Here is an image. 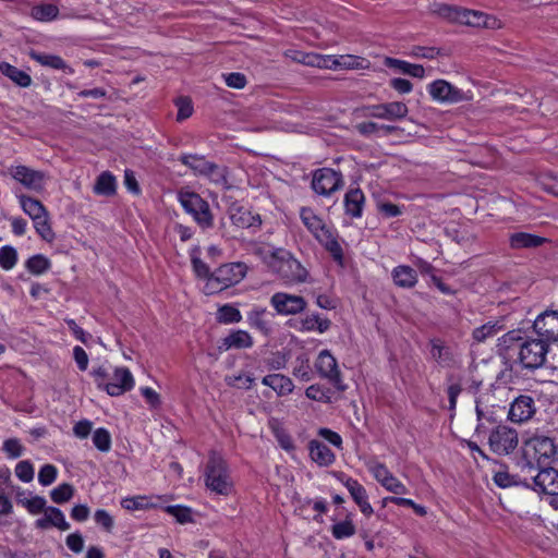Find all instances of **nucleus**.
I'll list each match as a JSON object with an SVG mask.
<instances>
[{
    "instance_id": "nucleus-44",
    "label": "nucleus",
    "mask_w": 558,
    "mask_h": 558,
    "mask_svg": "<svg viewBox=\"0 0 558 558\" xmlns=\"http://www.w3.org/2000/svg\"><path fill=\"white\" fill-rule=\"evenodd\" d=\"M121 506L128 511L144 510L155 507L147 496L126 497L121 500Z\"/></svg>"
},
{
    "instance_id": "nucleus-39",
    "label": "nucleus",
    "mask_w": 558,
    "mask_h": 558,
    "mask_svg": "<svg viewBox=\"0 0 558 558\" xmlns=\"http://www.w3.org/2000/svg\"><path fill=\"white\" fill-rule=\"evenodd\" d=\"M179 161L189 167L195 174L204 175L209 161L199 155L183 154L179 157Z\"/></svg>"
},
{
    "instance_id": "nucleus-57",
    "label": "nucleus",
    "mask_w": 558,
    "mask_h": 558,
    "mask_svg": "<svg viewBox=\"0 0 558 558\" xmlns=\"http://www.w3.org/2000/svg\"><path fill=\"white\" fill-rule=\"evenodd\" d=\"M376 207H377L378 213L384 218L398 217V216L402 215V213H403V210L400 206L392 204L390 202L378 201L376 203Z\"/></svg>"
},
{
    "instance_id": "nucleus-52",
    "label": "nucleus",
    "mask_w": 558,
    "mask_h": 558,
    "mask_svg": "<svg viewBox=\"0 0 558 558\" xmlns=\"http://www.w3.org/2000/svg\"><path fill=\"white\" fill-rule=\"evenodd\" d=\"M93 444L98 450L102 452L109 451L111 448L110 433L106 428H97L93 433Z\"/></svg>"
},
{
    "instance_id": "nucleus-27",
    "label": "nucleus",
    "mask_w": 558,
    "mask_h": 558,
    "mask_svg": "<svg viewBox=\"0 0 558 558\" xmlns=\"http://www.w3.org/2000/svg\"><path fill=\"white\" fill-rule=\"evenodd\" d=\"M262 384L270 387L278 396H288L294 389V384L283 374H270L262 379Z\"/></svg>"
},
{
    "instance_id": "nucleus-49",
    "label": "nucleus",
    "mask_w": 558,
    "mask_h": 558,
    "mask_svg": "<svg viewBox=\"0 0 558 558\" xmlns=\"http://www.w3.org/2000/svg\"><path fill=\"white\" fill-rule=\"evenodd\" d=\"M217 319L223 324L239 323L242 320V315L238 308L223 305L218 310Z\"/></svg>"
},
{
    "instance_id": "nucleus-58",
    "label": "nucleus",
    "mask_w": 558,
    "mask_h": 558,
    "mask_svg": "<svg viewBox=\"0 0 558 558\" xmlns=\"http://www.w3.org/2000/svg\"><path fill=\"white\" fill-rule=\"evenodd\" d=\"M305 396L308 399L314 400V401H319V402H325V403L330 401L328 391L325 390L319 384H314V385L308 386L305 390Z\"/></svg>"
},
{
    "instance_id": "nucleus-60",
    "label": "nucleus",
    "mask_w": 558,
    "mask_h": 558,
    "mask_svg": "<svg viewBox=\"0 0 558 558\" xmlns=\"http://www.w3.org/2000/svg\"><path fill=\"white\" fill-rule=\"evenodd\" d=\"M58 470L52 464H45L40 468L38 473V482L43 486L52 484L57 478Z\"/></svg>"
},
{
    "instance_id": "nucleus-26",
    "label": "nucleus",
    "mask_w": 558,
    "mask_h": 558,
    "mask_svg": "<svg viewBox=\"0 0 558 558\" xmlns=\"http://www.w3.org/2000/svg\"><path fill=\"white\" fill-rule=\"evenodd\" d=\"M311 459L320 466L331 465L335 460V453L323 442L311 440L308 444Z\"/></svg>"
},
{
    "instance_id": "nucleus-40",
    "label": "nucleus",
    "mask_w": 558,
    "mask_h": 558,
    "mask_svg": "<svg viewBox=\"0 0 558 558\" xmlns=\"http://www.w3.org/2000/svg\"><path fill=\"white\" fill-rule=\"evenodd\" d=\"M430 355L441 366H449L452 363V353L439 340L430 341Z\"/></svg>"
},
{
    "instance_id": "nucleus-36",
    "label": "nucleus",
    "mask_w": 558,
    "mask_h": 558,
    "mask_svg": "<svg viewBox=\"0 0 558 558\" xmlns=\"http://www.w3.org/2000/svg\"><path fill=\"white\" fill-rule=\"evenodd\" d=\"M0 73L9 77L20 87H28L32 84V77L26 72L8 62H0Z\"/></svg>"
},
{
    "instance_id": "nucleus-11",
    "label": "nucleus",
    "mask_w": 558,
    "mask_h": 558,
    "mask_svg": "<svg viewBox=\"0 0 558 558\" xmlns=\"http://www.w3.org/2000/svg\"><path fill=\"white\" fill-rule=\"evenodd\" d=\"M342 186L341 173L330 169L322 168L313 173L312 189L315 193L329 196Z\"/></svg>"
},
{
    "instance_id": "nucleus-56",
    "label": "nucleus",
    "mask_w": 558,
    "mask_h": 558,
    "mask_svg": "<svg viewBox=\"0 0 558 558\" xmlns=\"http://www.w3.org/2000/svg\"><path fill=\"white\" fill-rule=\"evenodd\" d=\"M175 106L178 108L177 121H184L193 114L194 108L191 98L185 96L179 97L175 100Z\"/></svg>"
},
{
    "instance_id": "nucleus-31",
    "label": "nucleus",
    "mask_w": 558,
    "mask_h": 558,
    "mask_svg": "<svg viewBox=\"0 0 558 558\" xmlns=\"http://www.w3.org/2000/svg\"><path fill=\"white\" fill-rule=\"evenodd\" d=\"M392 279L395 284L400 288L410 289L417 282V272L410 266L400 265L393 268Z\"/></svg>"
},
{
    "instance_id": "nucleus-42",
    "label": "nucleus",
    "mask_w": 558,
    "mask_h": 558,
    "mask_svg": "<svg viewBox=\"0 0 558 558\" xmlns=\"http://www.w3.org/2000/svg\"><path fill=\"white\" fill-rule=\"evenodd\" d=\"M502 326L498 323L488 322L487 324L482 325L473 330V339L476 342H484L488 338L495 337L500 330Z\"/></svg>"
},
{
    "instance_id": "nucleus-4",
    "label": "nucleus",
    "mask_w": 558,
    "mask_h": 558,
    "mask_svg": "<svg viewBox=\"0 0 558 558\" xmlns=\"http://www.w3.org/2000/svg\"><path fill=\"white\" fill-rule=\"evenodd\" d=\"M439 14L450 22L469 25L472 27L499 28V21L482 12L459 9L450 5H442Z\"/></svg>"
},
{
    "instance_id": "nucleus-43",
    "label": "nucleus",
    "mask_w": 558,
    "mask_h": 558,
    "mask_svg": "<svg viewBox=\"0 0 558 558\" xmlns=\"http://www.w3.org/2000/svg\"><path fill=\"white\" fill-rule=\"evenodd\" d=\"M356 533V527L351 519L337 522L331 526V534L336 539L352 537Z\"/></svg>"
},
{
    "instance_id": "nucleus-38",
    "label": "nucleus",
    "mask_w": 558,
    "mask_h": 558,
    "mask_svg": "<svg viewBox=\"0 0 558 558\" xmlns=\"http://www.w3.org/2000/svg\"><path fill=\"white\" fill-rule=\"evenodd\" d=\"M292 374L294 377L305 383L311 381L313 379V369L311 366L310 359L306 354H301L296 356Z\"/></svg>"
},
{
    "instance_id": "nucleus-9",
    "label": "nucleus",
    "mask_w": 558,
    "mask_h": 558,
    "mask_svg": "<svg viewBox=\"0 0 558 558\" xmlns=\"http://www.w3.org/2000/svg\"><path fill=\"white\" fill-rule=\"evenodd\" d=\"M10 175L21 183L25 189L40 193L45 190L47 174L43 171L35 170L27 166L19 165L9 168Z\"/></svg>"
},
{
    "instance_id": "nucleus-2",
    "label": "nucleus",
    "mask_w": 558,
    "mask_h": 558,
    "mask_svg": "<svg viewBox=\"0 0 558 558\" xmlns=\"http://www.w3.org/2000/svg\"><path fill=\"white\" fill-rule=\"evenodd\" d=\"M267 263L270 269L288 283H301L307 279V269L284 248L274 250Z\"/></svg>"
},
{
    "instance_id": "nucleus-1",
    "label": "nucleus",
    "mask_w": 558,
    "mask_h": 558,
    "mask_svg": "<svg viewBox=\"0 0 558 558\" xmlns=\"http://www.w3.org/2000/svg\"><path fill=\"white\" fill-rule=\"evenodd\" d=\"M502 350L518 349L519 361L523 367L535 369L544 365L549 345L539 337L523 336L521 330H510L498 339Z\"/></svg>"
},
{
    "instance_id": "nucleus-20",
    "label": "nucleus",
    "mask_w": 558,
    "mask_h": 558,
    "mask_svg": "<svg viewBox=\"0 0 558 558\" xmlns=\"http://www.w3.org/2000/svg\"><path fill=\"white\" fill-rule=\"evenodd\" d=\"M535 411L536 408L533 398L521 395L511 402L508 417L511 422L523 423L532 418Z\"/></svg>"
},
{
    "instance_id": "nucleus-15",
    "label": "nucleus",
    "mask_w": 558,
    "mask_h": 558,
    "mask_svg": "<svg viewBox=\"0 0 558 558\" xmlns=\"http://www.w3.org/2000/svg\"><path fill=\"white\" fill-rule=\"evenodd\" d=\"M428 93L433 99L439 102L457 104L469 99L463 90L444 80H437L429 84Z\"/></svg>"
},
{
    "instance_id": "nucleus-34",
    "label": "nucleus",
    "mask_w": 558,
    "mask_h": 558,
    "mask_svg": "<svg viewBox=\"0 0 558 558\" xmlns=\"http://www.w3.org/2000/svg\"><path fill=\"white\" fill-rule=\"evenodd\" d=\"M17 197L21 208L32 220L39 219L41 216L48 214L40 201L26 195H20Z\"/></svg>"
},
{
    "instance_id": "nucleus-22",
    "label": "nucleus",
    "mask_w": 558,
    "mask_h": 558,
    "mask_svg": "<svg viewBox=\"0 0 558 558\" xmlns=\"http://www.w3.org/2000/svg\"><path fill=\"white\" fill-rule=\"evenodd\" d=\"M300 218L307 230L319 240L323 234H326L331 229L324 222L323 218L319 217L312 208L303 207L300 210Z\"/></svg>"
},
{
    "instance_id": "nucleus-12",
    "label": "nucleus",
    "mask_w": 558,
    "mask_h": 558,
    "mask_svg": "<svg viewBox=\"0 0 558 558\" xmlns=\"http://www.w3.org/2000/svg\"><path fill=\"white\" fill-rule=\"evenodd\" d=\"M533 329L536 335L548 345L558 341V311H545L539 314Z\"/></svg>"
},
{
    "instance_id": "nucleus-63",
    "label": "nucleus",
    "mask_w": 558,
    "mask_h": 558,
    "mask_svg": "<svg viewBox=\"0 0 558 558\" xmlns=\"http://www.w3.org/2000/svg\"><path fill=\"white\" fill-rule=\"evenodd\" d=\"M95 522L101 526L106 532H111L114 525L113 518L104 509L96 510L94 514Z\"/></svg>"
},
{
    "instance_id": "nucleus-33",
    "label": "nucleus",
    "mask_w": 558,
    "mask_h": 558,
    "mask_svg": "<svg viewBox=\"0 0 558 558\" xmlns=\"http://www.w3.org/2000/svg\"><path fill=\"white\" fill-rule=\"evenodd\" d=\"M546 239L526 233V232H517L510 235L509 243L512 248H530L537 247L542 245Z\"/></svg>"
},
{
    "instance_id": "nucleus-47",
    "label": "nucleus",
    "mask_w": 558,
    "mask_h": 558,
    "mask_svg": "<svg viewBox=\"0 0 558 558\" xmlns=\"http://www.w3.org/2000/svg\"><path fill=\"white\" fill-rule=\"evenodd\" d=\"M366 468L379 484L392 474L384 463L375 459L367 461Z\"/></svg>"
},
{
    "instance_id": "nucleus-10",
    "label": "nucleus",
    "mask_w": 558,
    "mask_h": 558,
    "mask_svg": "<svg viewBox=\"0 0 558 558\" xmlns=\"http://www.w3.org/2000/svg\"><path fill=\"white\" fill-rule=\"evenodd\" d=\"M364 117L398 121L408 116L409 109L404 102L391 101L378 105H369L362 108Z\"/></svg>"
},
{
    "instance_id": "nucleus-61",
    "label": "nucleus",
    "mask_w": 558,
    "mask_h": 558,
    "mask_svg": "<svg viewBox=\"0 0 558 558\" xmlns=\"http://www.w3.org/2000/svg\"><path fill=\"white\" fill-rule=\"evenodd\" d=\"M15 475L24 483H28L34 478V468L27 460L20 461L15 466Z\"/></svg>"
},
{
    "instance_id": "nucleus-18",
    "label": "nucleus",
    "mask_w": 558,
    "mask_h": 558,
    "mask_svg": "<svg viewBox=\"0 0 558 558\" xmlns=\"http://www.w3.org/2000/svg\"><path fill=\"white\" fill-rule=\"evenodd\" d=\"M229 217L233 226L248 229L252 233L259 230L262 219L258 214H253L248 208L240 205H232L229 209Z\"/></svg>"
},
{
    "instance_id": "nucleus-8",
    "label": "nucleus",
    "mask_w": 558,
    "mask_h": 558,
    "mask_svg": "<svg viewBox=\"0 0 558 558\" xmlns=\"http://www.w3.org/2000/svg\"><path fill=\"white\" fill-rule=\"evenodd\" d=\"M314 368L320 378L328 380L339 391L345 390L338 361L329 350L325 349L318 353Z\"/></svg>"
},
{
    "instance_id": "nucleus-51",
    "label": "nucleus",
    "mask_w": 558,
    "mask_h": 558,
    "mask_svg": "<svg viewBox=\"0 0 558 558\" xmlns=\"http://www.w3.org/2000/svg\"><path fill=\"white\" fill-rule=\"evenodd\" d=\"M165 511L174 517L175 520L181 524H185L193 521L192 510L189 507L181 505L167 506L165 508Z\"/></svg>"
},
{
    "instance_id": "nucleus-24",
    "label": "nucleus",
    "mask_w": 558,
    "mask_h": 558,
    "mask_svg": "<svg viewBox=\"0 0 558 558\" xmlns=\"http://www.w3.org/2000/svg\"><path fill=\"white\" fill-rule=\"evenodd\" d=\"M268 312L265 307L255 306L246 313L247 324L264 336L271 333V324L267 319Z\"/></svg>"
},
{
    "instance_id": "nucleus-50",
    "label": "nucleus",
    "mask_w": 558,
    "mask_h": 558,
    "mask_svg": "<svg viewBox=\"0 0 558 558\" xmlns=\"http://www.w3.org/2000/svg\"><path fill=\"white\" fill-rule=\"evenodd\" d=\"M46 511L51 527H57L60 531H68L70 529V523L65 520L64 513L59 508L48 507Z\"/></svg>"
},
{
    "instance_id": "nucleus-29",
    "label": "nucleus",
    "mask_w": 558,
    "mask_h": 558,
    "mask_svg": "<svg viewBox=\"0 0 558 558\" xmlns=\"http://www.w3.org/2000/svg\"><path fill=\"white\" fill-rule=\"evenodd\" d=\"M29 57L43 66H48L54 70H62L69 74H73L74 70L69 66L65 61L56 54L40 53L35 50L28 52Z\"/></svg>"
},
{
    "instance_id": "nucleus-59",
    "label": "nucleus",
    "mask_w": 558,
    "mask_h": 558,
    "mask_svg": "<svg viewBox=\"0 0 558 558\" xmlns=\"http://www.w3.org/2000/svg\"><path fill=\"white\" fill-rule=\"evenodd\" d=\"M21 502L32 514H38L43 511L45 512V510L48 508L46 507V499L40 496H34L29 499L22 500Z\"/></svg>"
},
{
    "instance_id": "nucleus-16",
    "label": "nucleus",
    "mask_w": 558,
    "mask_h": 558,
    "mask_svg": "<svg viewBox=\"0 0 558 558\" xmlns=\"http://www.w3.org/2000/svg\"><path fill=\"white\" fill-rule=\"evenodd\" d=\"M556 453L553 439L545 436H536L525 444V454L538 464L546 463Z\"/></svg>"
},
{
    "instance_id": "nucleus-37",
    "label": "nucleus",
    "mask_w": 558,
    "mask_h": 558,
    "mask_svg": "<svg viewBox=\"0 0 558 558\" xmlns=\"http://www.w3.org/2000/svg\"><path fill=\"white\" fill-rule=\"evenodd\" d=\"M117 181L116 178L109 172L100 173L94 185V193L97 195L111 196L116 193Z\"/></svg>"
},
{
    "instance_id": "nucleus-53",
    "label": "nucleus",
    "mask_w": 558,
    "mask_h": 558,
    "mask_svg": "<svg viewBox=\"0 0 558 558\" xmlns=\"http://www.w3.org/2000/svg\"><path fill=\"white\" fill-rule=\"evenodd\" d=\"M2 450L9 459H17L24 454L25 448L17 438H9L3 441Z\"/></svg>"
},
{
    "instance_id": "nucleus-19",
    "label": "nucleus",
    "mask_w": 558,
    "mask_h": 558,
    "mask_svg": "<svg viewBox=\"0 0 558 558\" xmlns=\"http://www.w3.org/2000/svg\"><path fill=\"white\" fill-rule=\"evenodd\" d=\"M134 384V377L128 367H117L111 381L104 385V389L108 395L118 397L132 390Z\"/></svg>"
},
{
    "instance_id": "nucleus-35",
    "label": "nucleus",
    "mask_w": 558,
    "mask_h": 558,
    "mask_svg": "<svg viewBox=\"0 0 558 558\" xmlns=\"http://www.w3.org/2000/svg\"><path fill=\"white\" fill-rule=\"evenodd\" d=\"M386 65L390 69H393L396 71H399L403 74H408L413 77L422 78L425 74V70L422 65L412 64L410 62L399 60V59L387 58Z\"/></svg>"
},
{
    "instance_id": "nucleus-62",
    "label": "nucleus",
    "mask_w": 558,
    "mask_h": 558,
    "mask_svg": "<svg viewBox=\"0 0 558 558\" xmlns=\"http://www.w3.org/2000/svg\"><path fill=\"white\" fill-rule=\"evenodd\" d=\"M380 485L388 492L396 495H404L408 493L407 486L400 482L393 474L385 480Z\"/></svg>"
},
{
    "instance_id": "nucleus-7",
    "label": "nucleus",
    "mask_w": 558,
    "mask_h": 558,
    "mask_svg": "<svg viewBox=\"0 0 558 558\" xmlns=\"http://www.w3.org/2000/svg\"><path fill=\"white\" fill-rule=\"evenodd\" d=\"M247 272L246 264L242 262L228 263L218 267L209 278L213 290H223L242 281Z\"/></svg>"
},
{
    "instance_id": "nucleus-46",
    "label": "nucleus",
    "mask_w": 558,
    "mask_h": 558,
    "mask_svg": "<svg viewBox=\"0 0 558 558\" xmlns=\"http://www.w3.org/2000/svg\"><path fill=\"white\" fill-rule=\"evenodd\" d=\"M17 263V252L11 245L0 247V267L4 270H11Z\"/></svg>"
},
{
    "instance_id": "nucleus-21",
    "label": "nucleus",
    "mask_w": 558,
    "mask_h": 558,
    "mask_svg": "<svg viewBox=\"0 0 558 558\" xmlns=\"http://www.w3.org/2000/svg\"><path fill=\"white\" fill-rule=\"evenodd\" d=\"M341 482L349 490L352 499L359 506L361 512L366 517H371L374 510L371 504L368 502V495L366 489L356 480L352 477H342Z\"/></svg>"
},
{
    "instance_id": "nucleus-32",
    "label": "nucleus",
    "mask_w": 558,
    "mask_h": 558,
    "mask_svg": "<svg viewBox=\"0 0 558 558\" xmlns=\"http://www.w3.org/2000/svg\"><path fill=\"white\" fill-rule=\"evenodd\" d=\"M317 241L329 252L338 264H343V250L338 241L336 232L332 229L326 234H323Z\"/></svg>"
},
{
    "instance_id": "nucleus-13",
    "label": "nucleus",
    "mask_w": 558,
    "mask_h": 558,
    "mask_svg": "<svg viewBox=\"0 0 558 558\" xmlns=\"http://www.w3.org/2000/svg\"><path fill=\"white\" fill-rule=\"evenodd\" d=\"M31 15L39 22H51L61 17H82L83 11L72 10L66 5L58 7L54 3H39L32 8Z\"/></svg>"
},
{
    "instance_id": "nucleus-48",
    "label": "nucleus",
    "mask_w": 558,
    "mask_h": 558,
    "mask_svg": "<svg viewBox=\"0 0 558 558\" xmlns=\"http://www.w3.org/2000/svg\"><path fill=\"white\" fill-rule=\"evenodd\" d=\"M73 486L68 483H63L50 492V497L56 504H64L73 497Z\"/></svg>"
},
{
    "instance_id": "nucleus-6",
    "label": "nucleus",
    "mask_w": 558,
    "mask_h": 558,
    "mask_svg": "<svg viewBox=\"0 0 558 558\" xmlns=\"http://www.w3.org/2000/svg\"><path fill=\"white\" fill-rule=\"evenodd\" d=\"M487 442L494 453L507 456L518 447L519 437L514 428L498 424L488 432Z\"/></svg>"
},
{
    "instance_id": "nucleus-45",
    "label": "nucleus",
    "mask_w": 558,
    "mask_h": 558,
    "mask_svg": "<svg viewBox=\"0 0 558 558\" xmlns=\"http://www.w3.org/2000/svg\"><path fill=\"white\" fill-rule=\"evenodd\" d=\"M25 267L33 275H41L50 267V262L44 255H34L26 260Z\"/></svg>"
},
{
    "instance_id": "nucleus-30",
    "label": "nucleus",
    "mask_w": 558,
    "mask_h": 558,
    "mask_svg": "<svg viewBox=\"0 0 558 558\" xmlns=\"http://www.w3.org/2000/svg\"><path fill=\"white\" fill-rule=\"evenodd\" d=\"M299 325L298 329L302 332L317 331L324 333L330 328L331 322L319 314H311L300 319Z\"/></svg>"
},
{
    "instance_id": "nucleus-55",
    "label": "nucleus",
    "mask_w": 558,
    "mask_h": 558,
    "mask_svg": "<svg viewBox=\"0 0 558 558\" xmlns=\"http://www.w3.org/2000/svg\"><path fill=\"white\" fill-rule=\"evenodd\" d=\"M225 381L228 386L238 388V389H251L254 377L250 374H239L226 376Z\"/></svg>"
},
{
    "instance_id": "nucleus-64",
    "label": "nucleus",
    "mask_w": 558,
    "mask_h": 558,
    "mask_svg": "<svg viewBox=\"0 0 558 558\" xmlns=\"http://www.w3.org/2000/svg\"><path fill=\"white\" fill-rule=\"evenodd\" d=\"M223 77L227 86L235 89L244 88L247 83L245 75L239 72L225 74Z\"/></svg>"
},
{
    "instance_id": "nucleus-41",
    "label": "nucleus",
    "mask_w": 558,
    "mask_h": 558,
    "mask_svg": "<svg viewBox=\"0 0 558 558\" xmlns=\"http://www.w3.org/2000/svg\"><path fill=\"white\" fill-rule=\"evenodd\" d=\"M227 174L228 170L226 167L209 161L203 177L207 178L214 184L225 186L228 183Z\"/></svg>"
},
{
    "instance_id": "nucleus-14",
    "label": "nucleus",
    "mask_w": 558,
    "mask_h": 558,
    "mask_svg": "<svg viewBox=\"0 0 558 558\" xmlns=\"http://www.w3.org/2000/svg\"><path fill=\"white\" fill-rule=\"evenodd\" d=\"M270 304L279 315H296L306 308V301L303 296L277 292L270 298Z\"/></svg>"
},
{
    "instance_id": "nucleus-54",
    "label": "nucleus",
    "mask_w": 558,
    "mask_h": 558,
    "mask_svg": "<svg viewBox=\"0 0 558 558\" xmlns=\"http://www.w3.org/2000/svg\"><path fill=\"white\" fill-rule=\"evenodd\" d=\"M34 227L37 231V233L48 242H51L54 239V233L51 229V226L49 223V217L48 214L41 216L39 219L33 220Z\"/></svg>"
},
{
    "instance_id": "nucleus-28",
    "label": "nucleus",
    "mask_w": 558,
    "mask_h": 558,
    "mask_svg": "<svg viewBox=\"0 0 558 558\" xmlns=\"http://www.w3.org/2000/svg\"><path fill=\"white\" fill-rule=\"evenodd\" d=\"M365 196L360 189H351L344 195V207L347 215L352 218H360L363 214Z\"/></svg>"
},
{
    "instance_id": "nucleus-23",
    "label": "nucleus",
    "mask_w": 558,
    "mask_h": 558,
    "mask_svg": "<svg viewBox=\"0 0 558 558\" xmlns=\"http://www.w3.org/2000/svg\"><path fill=\"white\" fill-rule=\"evenodd\" d=\"M535 484L547 495H558V471L553 468L542 469L534 477Z\"/></svg>"
},
{
    "instance_id": "nucleus-17",
    "label": "nucleus",
    "mask_w": 558,
    "mask_h": 558,
    "mask_svg": "<svg viewBox=\"0 0 558 558\" xmlns=\"http://www.w3.org/2000/svg\"><path fill=\"white\" fill-rule=\"evenodd\" d=\"M293 57L298 62L308 64V65H317V66H326V68H348L354 69L360 66V61L352 56H340L336 59H320L318 56L313 54H301Z\"/></svg>"
},
{
    "instance_id": "nucleus-3",
    "label": "nucleus",
    "mask_w": 558,
    "mask_h": 558,
    "mask_svg": "<svg viewBox=\"0 0 558 558\" xmlns=\"http://www.w3.org/2000/svg\"><path fill=\"white\" fill-rule=\"evenodd\" d=\"M205 486L211 493L229 496L233 492V481L226 460L217 452L209 454L205 473Z\"/></svg>"
},
{
    "instance_id": "nucleus-25",
    "label": "nucleus",
    "mask_w": 558,
    "mask_h": 558,
    "mask_svg": "<svg viewBox=\"0 0 558 558\" xmlns=\"http://www.w3.org/2000/svg\"><path fill=\"white\" fill-rule=\"evenodd\" d=\"M254 345L252 336L245 330H235L222 339L221 350L228 351L230 349H250Z\"/></svg>"
},
{
    "instance_id": "nucleus-5",
    "label": "nucleus",
    "mask_w": 558,
    "mask_h": 558,
    "mask_svg": "<svg viewBox=\"0 0 558 558\" xmlns=\"http://www.w3.org/2000/svg\"><path fill=\"white\" fill-rule=\"evenodd\" d=\"M178 198L184 210L193 217L194 221L201 228L208 229L213 227L214 217L211 215L209 204L197 193L180 191Z\"/></svg>"
}]
</instances>
